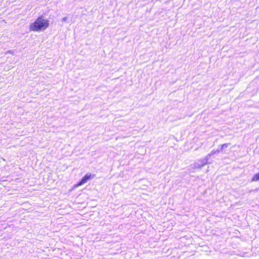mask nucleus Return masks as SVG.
<instances>
[{
	"label": "nucleus",
	"mask_w": 259,
	"mask_h": 259,
	"mask_svg": "<svg viewBox=\"0 0 259 259\" xmlns=\"http://www.w3.org/2000/svg\"><path fill=\"white\" fill-rule=\"evenodd\" d=\"M49 26V20L44 19L42 16H40L30 24L29 30L32 31H39L45 30Z\"/></svg>",
	"instance_id": "1"
},
{
	"label": "nucleus",
	"mask_w": 259,
	"mask_h": 259,
	"mask_svg": "<svg viewBox=\"0 0 259 259\" xmlns=\"http://www.w3.org/2000/svg\"><path fill=\"white\" fill-rule=\"evenodd\" d=\"M94 177L95 175L92 174L91 173H87L82 178L80 181L75 184V186L78 187L81 186L83 184L86 183L90 180L93 178Z\"/></svg>",
	"instance_id": "2"
},
{
	"label": "nucleus",
	"mask_w": 259,
	"mask_h": 259,
	"mask_svg": "<svg viewBox=\"0 0 259 259\" xmlns=\"http://www.w3.org/2000/svg\"><path fill=\"white\" fill-rule=\"evenodd\" d=\"M251 181L253 182L259 181V172L254 175L251 179Z\"/></svg>",
	"instance_id": "3"
}]
</instances>
